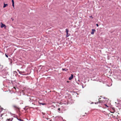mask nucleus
Listing matches in <instances>:
<instances>
[{
    "instance_id": "obj_8",
    "label": "nucleus",
    "mask_w": 121,
    "mask_h": 121,
    "mask_svg": "<svg viewBox=\"0 0 121 121\" xmlns=\"http://www.w3.org/2000/svg\"><path fill=\"white\" fill-rule=\"evenodd\" d=\"M62 70L63 71H67L68 69H63V68L62 69Z\"/></svg>"
},
{
    "instance_id": "obj_7",
    "label": "nucleus",
    "mask_w": 121,
    "mask_h": 121,
    "mask_svg": "<svg viewBox=\"0 0 121 121\" xmlns=\"http://www.w3.org/2000/svg\"><path fill=\"white\" fill-rule=\"evenodd\" d=\"M8 5V4H5L4 3V6H3V8H4L6 6Z\"/></svg>"
},
{
    "instance_id": "obj_15",
    "label": "nucleus",
    "mask_w": 121,
    "mask_h": 121,
    "mask_svg": "<svg viewBox=\"0 0 121 121\" xmlns=\"http://www.w3.org/2000/svg\"><path fill=\"white\" fill-rule=\"evenodd\" d=\"M40 104H42L43 105H45V104L44 103H39Z\"/></svg>"
},
{
    "instance_id": "obj_2",
    "label": "nucleus",
    "mask_w": 121,
    "mask_h": 121,
    "mask_svg": "<svg viewBox=\"0 0 121 121\" xmlns=\"http://www.w3.org/2000/svg\"><path fill=\"white\" fill-rule=\"evenodd\" d=\"M100 99H101V98H100L99 99V101H98V102H97V103H95V104H98V103H104V102H104V101H103L100 100Z\"/></svg>"
},
{
    "instance_id": "obj_20",
    "label": "nucleus",
    "mask_w": 121,
    "mask_h": 121,
    "mask_svg": "<svg viewBox=\"0 0 121 121\" xmlns=\"http://www.w3.org/2000/svg\"><path fill=\"white\" fill-rule=\"evenodd\" d=\"M3 115V114H1V115H0V116H1V117L2 115Z\"/></svg>"
},
{
    "instance_id": "obj_14",
    "label": "nucleus",
    "mask_w": 121,
    "mask_h": 121,
    "mask_svg": "<svg viewBox=\"0 0 121 121\" xmlns=\"http://www.w3.org/2000/svg\"><path fill=\"white\" fill-rule=\"evenodd\" d=\"M66 36L67 37L69 36V35H68V33H66Z\"/></svg>"
},
{
    "instance_id": "obj_21",
    "label": "nucleus",
    "mask_w": 121,
    "mask_h": 121,
    "mask_svg": "<svg viewBox=\"0 0 121 121\" xmlns=\"http://www.w3.org/2000/svg\"><path fill=\"white\" fill-rule=\"evenodd\" d=\"M105 105L107 107H108L107 106V105L106 104Z\"/></svg>"
},
{
    "instance_id": "obj_25",
    "label": "nucleus",
    "mask_w": 121,
    "mask_h": 121,
    "mask_svg": "<svg viewBox=\"0 0 121 121\" xmlns=\"http://www.w3.org/2000/svg\"><path fill=\"white\" fill-rule=\"evenodd\" d=\"M15 72H16V71H15Z\"/></svg>"
},
{
    "instance_id": "obj_23",
    "label": "nucleus",
    "mask_w": 121,
    "mask_h": 121,
    "mask_svg": "<svg viewBox=\"0 0 121 121\" xmlns=\"http://www.w3.org/2000/svg\"><path fill=\"white\" fill-rule=\"evenodd\" d=\"M17 71L19 72V70H18V69L17 70Z\"/></svg>"
},
{
    "instance_id": "obj_3",
    "label": "nucleus",
    "mask_w": 121,
    "mask_h": 121,
    "mask_svg": "<svg viewBox=\"0 0 121 121\" xmlns=\"http://www.w3.org/2000/svg\"><path fill=\"white\" fill-rule=\"evenodd\" d=\"M73 75L72 74H71V76L70 77H69V80H71L73 78Z\"/></svg>"
},
{
    "instance_id": "obj_12",
    "label": "nucleus",
    "mask_w": 121,
    "mask_h": 121,
    "mask_svg": "<svg viewBox=\"0 0 121 121\" xmlns=\"http://www.w3.org/2000/svg\"><path fill=\"white\" fill-rule=\"evenodd\" d=\"M65 30H66V33H68V32H69V30L68 29H65Z\"/></svg>"
},
{
    "instance_id": "obj_17",
    "label": "nucleus",
    "mask_w": 121,
    "mask_h": 121,
    "mask_svg": "<svg viewBox=\"0 0 121 121\" xmlns=\"http://www.w3.org/2000/svg\"><path fill=\"white\" fill-rule=\"evenodd\" d=\"M11 19L12 20V21H13L14 20V19L13 18H12Z\"/></svg>"
},
{
    "instance_id": "obj_22",
    "label": "nucleus",
    "mask_w": 121,
    "mask_h": 121,
    "mask_svg": "<svg viewBox=\"0 0 121 121\" xmlns=\"http://www.w3.org/2000/svg\"><path fill=\"white\" fill-rule=\"evenodd\" d=\"M96 25L97 26H98V24H96Z\"/></svg>"
},
{
    "instance_id": "obj_24",
    "label": "nucleus",
    "mask_w": 121,
    "mask_h": 121,
    "mask_svg": "<svg viewBox=\"0 0 121 121\" xmlns=\"http://www.w3.org/2000/svg\"><path fill=\"white\" fill-rule=\"evenodd\" d=\"M14 88L16 89V88H15V87H14Z\"/></svg>"
},
{
    "instance_id": "obj_1",
    "label": "nucleus",
    "mask_w": 121,
    "mask_h": 121,
    "mask_svg": "<svg viewBox=\"0 0 121 121\" xmlns=\"http://www.w3.org/2000/svg\"><path fill=\"white\" fill-rule=\"evenodd\" d=\"M12 107L17 111V112L19 111L20 108L18 106L15 104H14L12 106Z\"/></svg>"
},
{
    "instance_id": "obj_16",
    "label": "nucleus",
    "mask_w": 121,
    "mask_h": 121,
    "mask_svg": "<svg viewBox=\"0 0 121 121\" xmlns=\"http://www.w3.org/2000/svg\"><path fill=\"white\" fill-rule=\"evenodd\" d=\"M5 56H6V57L7 58L8 57V56L6 54H5Z\"/></svg>"
},
{
    "instance_id": "obj_13",
    "label": "nucleus",
    "mask_w": 121,
    "mask_h": 121,
    "mask_svg": "<svg viewBox=\"0 0 121 121\" xmlns=\"http://www.w3.org/2000/svg\"><path fill=\"white\" fill-rule=\"evenodd\" d=\"M24 73V72H21V71H19V73H20L21 74H22V73Z\"/></svg>"
},
{
    "instance_id": "obj_6",
    "label": "nucleus",
    "mask_w": 121,
    "mask_h": 121,
    "mask_svg": "<svg viewBox=\"0 0 121 121\" xmlns=\"http://www.w3.org/2000/svg\"><path fill=\"white\" fill-rule=\"evenodd\" d=\"M12 6L13 8H14V2L13 0H12Z\"/></svg>"
},
{
    "instance_id": "obj_5",
    "label": "nucleus",
    "mask_w": 121,
    "mask_h": 121,
    "mask_svg": "<svg viewBox=\"0 0 121 121\" xmlns=\"http://www.w3.org/2000/svg\"><path fill=\"white\" fill-rule=\"evenodd\" d=\"M13 118L7 119L6 120V121H12L13 120Z\"/></svg>"
},
{
    "instance_id": "obj_19",
    "label": "nucleus",
    "mask_w": 121,
    "mask_h": 121,
    "mask_svg": "<svg viewBox=\"0 0 121 121\" xmlns=\"http://www.w3.org/2000/svg\"><path fill=\"white\" fill-rule=\"evenodd\" d=\"M60 108H59L58 109V110L59 111H60Z\"/></svg>"
},
{
    "instance_id": "obj_18",
    "label": "nucleus",
    "mask_w": 121,
    "mask_h": 121,
    "mask_svg": "<svg viewBox=\"0 0 121 121\" xmlns=\"http://www.w3.org/2000/svg\"><path fill=\"white\" fill-rule=\"evenodd\" d=\"M90 17H91V18H93V17H92V16H90Z\"/></svg>"
},
{
    "instance_id": "obj_11",
    "label": "nucleus",
    "mask_w": 121,
    "mask_h": 121,
    "mask_svg": "<svg viewBox=\"0 0 121 121\" xmlns=\"http://www.w3.org/2000/svg\"><path fill=\"white\" fill-rule=\"evenodd\" d=\"M17 119L19 120L20 121H24L23 120L21 119H19L18 118H17Z\"/></svg>"
},
{
    "instance_id": "obj_10",
    "label": "nucleus",
    "mask_w": 121,
    "mask_h": 121,
    "mask_svg": "<svg viewBox=\"0 0 121 121\" xmlns=\"http://www.w3.org/2000/svg\"><path fill=\"white\" fill-rule=\"evenodd\" d=\"M3 110V108H1V106H0V112H1Z\"/></svg>"
},
{
    "instance_id": "obj_9",
    "label": "nucleus",
    "mask_w": 121,
    "mask_h": 121,
    "mask_svg": "<svg viewBox=\"0 0 121 121\" xmlns=\"http://www.w3.org/2000/svg\"><path fill=\"white\" fill-rule=\"evenodd\" d=\"M5 26V25L3 24L2 23V24H1V28H3V27H4V26Z\"/></svg>"
},
{
    "instance_id": "obj_4",
    "label": "nucleus",
    "mask_w": 121,
    "mask_h": 121,
    "mask_svg": "<svg viewBox=\"0 0 121 121\" xmlns=\"http://www.w3.org/2000/svg\"><path fill=\"white\" fill-rule=\"evenodd\" d=\"M95 31V30L94 29H92V31L91 32V34H93L94 33V32Z\"/></svg>"
}]
</instances>
